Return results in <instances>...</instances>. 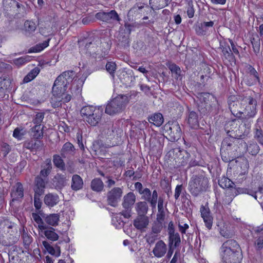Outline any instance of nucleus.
<instances>
[{"instance_id":"f257e3e1","label":"nucleus","mask_w":263,"mask_h":263,"mask_svg":"<svg viewBox=\"0 0 263 263\" xmlns=\"http://www.w3.org/2000/svg\"><path fill=\"white\" fill-rule=\"evenodd\" d=\"M200 102L197 105L200 116H205L213 111L217 113L219 110V103L216 98L210 93L202 92L198 95Z\"/></svg>"},{"instance_id":"f03ea898","label":"nucleus","mask_w":263,"mask_h":263,"mask_svg":"<svg viewBox=\"0 0 263 263\" xmlns=\"http://www.w3.org/2000/svg\"><path fill=\"white\" fill-rule=\"evenodd\" d=\"M74 71L68 70L63 72L54 81L52 86L53 96H61L66 92L67 85L70 82H72Z\"/></svg>"},{"instance_id":"7ed1b4c3","label":"nucleus","mask_w":263,"mask_h":263,"mask_svg":"<svg viewBox=\"0 0 263 263\" xmlns=\"http://www.w3.org/2000/svg\"><path fill=\"white\" fill-rule=\"evenodd\" d=\"M209 181L207 177L200 175H193L188 184V190L194 197H197L209 188Z\"/></svg>"},{"instance_id":"20e7f679","label":"nucleus","mask_w":263,"mask_h":263,"mask_svg":"<svg viewBox=\"0 0 263 263\" xmlns=\"http://www.w3.org/2000/svg\"><path fill=\"white\" fill-rule=\"evenodd\" d=\"M127 103V97L125 96H118L111 100L106 105L105 113L114 115L122 111Z\"/></svg>"},{"instance_id":"39448f33","label":"nucleus","mask_w":263,"mask_h":263,"mask_svg":"<svg viewBox=\"0 0 263 263\" xmlns=\"http://www.w3.org/2000/svg\"><path fill=\"white\" fill-rule=\"evenodd\" d=\"M240 97H241V95H232L228 98L227 101L229 108L232 114L239 119L242 118L243 115V112L240 110L241 106L242 105L241 104Z\"/></svg>"},{"instance_id":"423d86ee","label":"nucleus","mask_w":263,"mask_h":263,"mask_svg":"<svg viewBox=\"0 0 263 263\" xmlns=\"http://www.w3.org/2000/svg\"><path fill=\"white\" fill-rule=\"evenodd\" d=\"M136 201V196L133 192H129L124 196L122 206L124 209L121 213L125 218H129L132 216V209Z\"/></svg>"},{"instance_id":"0eeeda50","label":"nucleus","mask_w":263,"mask_h":263,"mask_svg":"<svg viewBox=\"0 0 263 263\" xmlns=\"http://www.w3.org/2000/svg\"><path fill=\"white\" fill-rule=\"evenodd\" d=\"M14 223L8 225L7 233L2 238H0V242L4 246H10L14 245L18 240L17 236V229H14Z\"/></svg>"},{"instance_id":"6e6552de","label":"nucleus","mask_w":263,"mask_h":263,"mask_svg":"<svg viewBox=\"0 0 263 263\" xmlns=\"http://www.w3.org/2000/svg\"><path fill=\"white\" fill-rule=\"evenodd\" d=\"M230 131H228V137H226L221 143V150L231 151L233 149L237 151V146L238 144H242V139L244 138V135H240L238 137H233L232 135H229Z\"/></svg>"},{"instance_id":"1a4fd4ad","label":"nucleus","mask_w":263,"mask_h":263,"mask_svg":"<svg viewBox=\"0 0 263 263\" xmlns=\"http://www.w3.org/2000/svg\"><path fill=\"white\" fill-rule=\"evenodd\" d=\"M164 129L170 137V140L172 141H177L179 140L182 135V132L177 122H168L164 126Z\"/></svg>"},{"instance_id":"9d476101","label":"nucleus","mask_w":263,"mask_h":263,"mask_svg":"<svg viewBox=\"0 0 263 263\" xmlns=\"http://www.w3.org/2000/svg\"><path fill=\"white\" fill-rule=\"evenodd\" d=\"M221 255L225 263H240L242 259L241 251L221 252Z\"/></svg>"},{"instance_id":"9b49d317","label":"nucleus","mask_w":263,"mask_h":263,"mask_svg":"<svg viewBox=\"0 0 263 263\" xmlns=\"http://www.w3.org/2000/svg\"><path fill=\"white\" fill-rule=\"evenodd\" d=\"M123 194V190L121 187H115L108 191L107 194V201L109 205L116 207L121 200Z\"/></svg>"},{"instance_id":"f8f14e48","label":"nucleus","mask_w":263,"mask_h":263,"mask_svg":"<svg viewBox=\"0 0 263 263\" xmlns=\"http://www.w3.org/2000/svg\"><path fill=\"white\" fill-rule=\"evenodd\" d=\"M96 17L99 20L106 23L117 21L120 23L121 20L115 10H112L109 12H99L96 14Z\"/></svg>"},{"instance_id":"ddd939ff","label":"nucleus","mask_w":263,"mask_h":263,"mask_svg":"<svg viewBox=\"0 0 263 263\" xmlns=\"http://www.w3.org/2000/svg\"><path fill=\"white\" fill-rule=\"evenodd\" d=\"M100 131L102 135L107 138L112 139L115 134L116 127L114 126L112 121L108 120L101 124Z\"/></svg>"},{"instance_id":"4468645a","label":"nucleus","mask_w":263,"mask_h":263,"mask_svg":"<svg viewBox=\"0 0 263 263\" xmlns=\"http://www.w3.org/2000/svg\"><path fill=\"white\" fill-rule=\"evenodd\" d=\"M149 220L146 215H138L133 221V225L138 230L145 232L149 225Z\"/></svg>"},{"instance_id":"2eb2a0df","label":"nucleus","mask_w":263,"mask_h":263,"mask_svg":"<svg viewBox=\"0 0 263 263\" xmlns=\"http://www.w3.org/2000/svg\"><path fill=\"white\" fill-rule=\"evenodd\" d=\"M241 96V104L243 106L257 105L256 97L254 92H247Z\"/></svg>"},{"instance_id":"dca6fc26","label":"nucleus","mask_w":263,"mask_h":263,"mask_svg":"<svg viewBox=\"0 0 263 263\" xmlns=\"http://www.w3.org/2000/svg\"><path fill=\"white\" fill-rule=\"evenodd\" d=\"M44 144L42 141L38 139H32L24 142L23 147L29 149L31 152H35L42 149Z\"/></svg>"},{"instance_id":"f3484780","label":"nucleus","mask_w":263,"mask_h":263,"mask_svg":"<svg viewBox=\"0 0 263 263\" xmlns=\"http://www.w3.org/2000/svg\"><path fill=\"white\" fill-rule=\"evenodd\" d=\"M257 112V105L245 106L242 118H240V120H241L242 122L245 123V124L246 125L248 121L255 117Z\"/></svg>"},{"instance_id":"a211bd4d","label":"nucleus","mask_w":263,"mask_h":263,"mask_svg":"<svg viewBox=\"0 0 263 263\" xmlns=\"http://www.w3.org/2000/svg\"><path fill=\"white\" fill-rule=\"evenodd\" d=\"M200 211L206 227L208 229H211L213 224V217L211 215L209 208L202 205L200 207Z\"/></svg>"},{"instance_id":"6ab92c4d","label":"nucleus","mask_w":263,"mask_h":263,"mask_svg":"<svg viewBox=\"0 0 263 263\" xmlns=\"http://www.w3.org/2000/svg\"><path fill=\"white\" fill-rule=\"evenodd\" d=\"M66 179L64 175L57 174L52 179L51 185L57 191L61 190L66 185Z\"/></svg>"},{"instance_id":"aec40b11","label":"nucleus","mask_w":263,"mask_h":263,"mask_svg":"<svg viewBox=\"0 0 263 263\" xmlns=\"http://www.w3.org/2000/svg\"><path fill=\"white\" fill-rule=\"evenodd\" d=\"M187 115V121L189 126L193 129H197L199 126V116L197 113L188 108Z\"/></svg>"},{"instance_id":"412c9836","label":"nucleus","mask_w":263,"mask_h":263,"mask_svg":"<svg viewBox=\"0 0 263 263\" xmlns=\"http://www.w3.org/2000/svg\"><path fill=\"white\" fill-rule=\"evenodd\" d=\"M166 251V245L163 240H160L156 242L152 252L155 257L160 258L164 256Z\"/></svg>"},{"instance_id":"4be33fe9","label":"nucleus","mask_w":263,"mask_h":263,"mask_svg":"<svg viewBox=\"0 0 263 263\" xmlns=\"http://www.w3.org/2000/svg\"><path fill=\"white\" fill-rule=\"evenodd\" d=\"M44 228L40 230V231L43 233L48 240L51 241H55L58 240L59 236L55 232L54 228L47 225L44 227Z\"/></svg>"},{"instance_id":"5701e85b","label":"nucleus","mask_w":263,"mask_h":263,"mask_svg":"<svg viewBox=\"0 0 263 263\" xmlns=\"http://www.w3.org/2000/svg\"><path fill=\"white\" fill-rule=\"evenodd\" d=\"M47 180L43 179L41 176H37L34 180V193L39 195H42L44 192Z\"/></svg>"},{"instance_id":"b1692460","label":"nucleus","mask_w":263,"mask_h":263,"mask_svg":"<svg viewBox=\"0 0 263 263\" xmlns=\"http://www.w3.org/2000/svg\"><path fill=\"white\" fill-rule=\"evenodd\" d=\"M2 4L4 10L8 13L14 12L16 7L20 9L23 7L15 0H3Z\"/></svg>"},{"instance_id":"393cba45","label":"nucleus","mask_w":263,"mask_h":263,"mask_svg":"<svg viewBox=\"0 0 263 263\" xmlns=\"http://www.w3.org/2000/svg\"><path fill=\"white\" fill-rule=\"evenodd\" d=\"M44 222L46 225L55 227L58 225L60 220V215L59 214H41Z\"/></svg>"},{"instance_id":"a878e982","label":"nucleus","mask_w":263,"mask_h":263,"mask_svg":"<svg viewBox=\"0 0 263 263\" xmlns=\"http://www.w3.org/2000/svg\"><path fill=\"white\" fill-rule=\"evenodd\" d=\"M221 252L241 251L238 243L234 239H229L223 243L221 247Z\"/></svg>"},{"instance_id":"bb28decb","label":"nucleus","mask_w":263,"mask_h":263,"mask_svg":"<svg viewBox=\"0 0 263 263\" xmlns=\"http://www.w3.org/2000/svg\"><path fill=\"white\" fill-rule=\"evenodd\" d=\"M102 114V110L98 108L93 112L91 113L90 116L87 118H84V120L90 125L96 126L100 121Z\"/></svg>"},{"instance_id":"cd10ccee","label":"nucleus","mask_w":263,"mask_h":263,"mask_svg":"<svg viewBox=\"0 0 263 263\" xmlns=\"http://www.w3.org/2000/svg\"><path fill=\"white\" fill-rule=\"evenodd\" d=\"M214 25V22H203L195 26V31L198 35H205L206 34L209 28L212 27Z\"/></svg>"},{"instance_id":"c85d7f7f","label":"nucleus","mask_w":263,"mask_h":263,"mask_svg":"<svg viewBox=\"0 0 263 263\" xmlns=\"http://www.w3.org/2000/svg\"><path fill=\"white\" fill-rule=\"evenodd\" d=\"M11 196L13 198V201L22 198L24 197V188L21 183L17 182L15 184L12 190Z\"/></svg>"},{"instance_id":"c756f323","label":"nucleus","mask_w":263,"mask_h":263,"mask_svg":"<svg viewBox=\"0 0 263 263\" xmlns=\"http://www.w3.org/2000/svg\"><path fill=\"white\" fill-rule=\"evenodd\" d=\"M74 146L70 142L65 143L61 151V155L62 157L69 158L74 154Z\"/></svg>"},{"instance_id":"7c9ffc66","label":"nucleus","mask_w":263,"mask_h":263,"mask_svg":"<svg viewBox=\"0 0 263 263\" xmlns=\"http://www.w3.org/2000/svg\"><path fill=\"white\" fill-rule=\"evenodd\" d=\"M240 161L241 163L240 167L242 170V172L239 174V177H242L240 179L237 178L238 182L241 183L243 180L246 179L245 176L248 174V171L249 167V162L248 159L243 157L240 158Z\"/></svg>"},{"instance_id":"2f4dec72","label":"nucleus","mask_w":263,"mask_h":263,"mask_svg":"<svg viewBox=\"0 0 263 263\" xmlns=\"http://www.w3.org/2000/svg\"><path fill=\"white\" fill-rule=\"evenodd\" d=\"M44 201L46 205L53 207L59 203L60 200L57 194L48 193L45 196Z\"/></svg>"},{"instance_id":"473e14b6","label":"nucleus","mask_w":263,"mask_h":263,"mask_svg":"<svg viewBox=\"0 0 263 263\" xmlns=\"http://www.w3.org/2000/svg\"><path fill=\"white\" fill-rule=\"evenodd\" d=\"M92 149L95 152V155L99 157L103 156L105 155V146L101 140H96L93 141L92 145Z\"/></svg>"},{"instance_id":"72a5a7b5","label":"nucleus","mask_w":263,"mask_h":263,"mask_svg":"<svg viewBox=\"0 0 263 263\" xmlns=\"http://www.w3.org/2000/svg\"><path fill=\"white\" fill-rule=\"evenodd\" d=\"M42 170L40 171L39 176L43 177L44 178L47 177V176L50 174L52 170V164L51 161L50 159H47L45 160L43 165L41 166Z\"/></svg>"},{"instance_id":"f704fd0d","label":"nucleus","mask_w":263,"mask_h":263,"mask_svg":"<svg viewBox=\"0 0 263 263\" xmlns=\"http://www.w3.org/2000/svg\"><path fill=\"white\" fill-rule=\"evenodd\" d=\"M83 187V181L80 176L75 174L72 177L71 187L72 190L77 191Z\"/></svg>"},{"instance_id":"c9c22d12","label":"nucleus","mask_w":263,"mask_h":263,"mask_svg":"<svg viewBox=\"0 0 263 263\" xmlns=\"http://www.w3.org/2000/svg\"><path fill=\"white\" fill-rule=\"evenodd\" d=\"M44 127V125H37L30 129L33 139L40 140L43 138Z\"/></svg>"},{"instance_id":"e433bc0d","label":"nucleus","mask_w":263,"mask_h":263,"mask_svg":"<svg viewBox=\"0 0 263 263\" xmlns=\"http://www.w3.org/2000/svg\"><path fill=\"white\" fill-rule=\"evenodd\" d=\"M136 211L138 215H146L148 210V206L146 201H140L136 204Z\"/></svg>"},{"instance_id":"4c0bfd02","label":"nucleus","mask_w":263,"mask_h":263,"mask_svg":"<svg viewBox=\"0 0 263 263\" xmlns=\"http://www.w3.org/2000/svg\"><path fill=\"white\" fill-rule=\"evenodd\" d=\"M90 187L92 191L96 192H101L103 191L104 185L101 179L96 178L92 180Z\"/></svg>"},{"instance_id":"58836bf2","label":"nucleus","mask_w":263,"mask_h":263,"mask_svg":"<svg viewBox=\"0 0 263 263\" xmlns=\"http://www.w3.org/2000/svg\"><path fill=\"white\" fill-rule=\"evenodd\" d=\"M148 121L157 126H160L164 121L163 116L160 113H155L148 117Z\"/></svg>"},{"instance_id":"ea45409f","label":"nucleus","mask_w":263,"mask_h":263,"mask_svg":"<svg viewBox=\"0 0 263 263\" xmlns=\"http://www.w3.org/2000/svg\"><path fill=\"white\" fill-rule=\"evenodd\" d=\"M245 146L247 147V150L248 153L252 156H256L260 151V147L256 142H252L248 145L245 142L242 141Z\"/></svg>"},{"instance_id":"a19ab883","label":"nucleus","mask_w":263,"mask_h":263,"mask_svg":"<svg viewBox=\"0 0 263 263\" xmlns=\"http://www.w3.org/2000/svg\"><path fill=\"white\" fill-rule=\"evenodd\" d=\"M50 39H48L47 40L44 41L43 43H41L35 45V46L31 47L29 50L28 53L33 52H39L43 50L46 47L48 46L49 42Z\"/></svg>"},{"instance_id":"79ce46f5","label":"nucleus","mask_w":263,"mask_h":263,"mask_svg":"<svg viewBox=\"0 0 263 263\" xmlns=\"http://www.w3.org/2000/svg\"><path fill=\"white\" fill-rule=\"evenodd\" d=\"M220 48L221 49L223 56H224L226 59L231 61L234 59L233 53L232 52L230 46L227 44H220Z\"/></svg>"},{"instance_id":"37998d69","label":"nucleus","mask_w":263,"mask_h":263,"mask_svg":"<svg viewBox=\"0 0 263 263\" xmlns=\"http://www.w3.org/2000/svg\"><path fill=\"white\" fill-rule=\"evenodd\" d=\"M149 5L153 10H159L168 4L165 0H149Z\"/></svg>"},{"instance_id":"c03bdc74","label":"nucleus","mask_w":263,"mask_h":263,"mask_svg":"<svg viewBox=\"0 0 263 263\" xmlns=\"http://www.w3.org/2000/svg\"><path fill=\"white\" fill-rule=\"evenodd\" d=\"M181 243V239L178 233L168 235V246H173L174 248L178 247Z\"/></svg>"},{"instance_id":"a18cd8bd","label":"nucleus","mask_w":263,"mask_h":263,"mask_svg":"<svg viewBox=\"0 0 263 263\" xmlns=\"http://www.w3.org/2000/svg\"><path fill=\"white\" fill-rule=\"evenodd\" d=\"M219 185L222 188H234L235 187V183L229 178L227 177L223 176L218 181Z\"/></svg>"},{"instance_id":"49530a36","label":"nucleus","mask_w":263,"mask_h":263,"mask_svg":"<svg viewBox=\"0 0 263 263\" xmlns=\"http://www.w3.org/2000/svg\"><path fill=\"white\" fill-rule=\"evenodd\" d=\"M24 30L26 35H30L34 32L36 28V25L35 23L31 21L27 20L24 23Z\"/></svg>"},{"instance_id":"de8ad7c7","label":"nucleus","mask_w":263,"mask_h":263,"mask_svg":"<svg viewBox=\"0 0 263 263\" xmlns=\"http://www.w3.org/2000/svg\"><path fill=\"white\" fill-rule=\"evenodd\" d=\"M250 77L252 79V82H248L249 85L256 84L257 83H259L260 79L256 70L251 66L249 67Z\"/></svg>"},{"instance_id":"09e8293b","label":"nucleus","mask_w":263,"mask_h":263,"mask_svg":"<svg viewBox=\"0 0 263 263\" xmlns=\"http://www.w3.org/2000/svg\"><path fill=\"white\" fill-rule=\"evenodd\" d=\"M40 68L38 67H35L31 70L24 78V83H28L34 79L39 73Z\"/></svg>"},{"instance_id":"8fccbe9b","label":"nucleus","mask_w":263,"mask_h":263,"mask_svg":"<svg viewBox=\"0 0 263 263\" xmlns=\"http://www.w3.org/2000/svg\"><path fill=\"white\" fill-rule=\"evenodd\" d=\"M121 216H123L121 212L118 214H114L112 216V223L116 227V228H121L124 224V222L122 220Z\"/></svg>"},{"instance_id":"3c124183","label":"nucleus","mask_w":263,"mask_h":263,"mask_svg":"<svg viewBox=\"0 0 263 263\" xmlns=\"http://www.w3.org/2000/svg\"><path fill=\"white\" fill-rule=\"evenodd\" d=\"M53 162L54 165L61 170L63 171L65 170V163L60 156L58 155H53Z\"/></svg>"},{"instance_id":"603ef678","label":"nucleus","mask_w":263,"mask_h":263,"mask_svg":"<svg viewBox=\"0 0 263 263\" xmlns=\"http://www.w3.org/2000/svg\"><path fill=\"white\" fill-rule=\"evenodd\" d=\"M98 108L94 107L92 106H85L81 109L80 112L83 119L87 118L91 115V114L93 112Z\"/></svg>"},{"instance_id":"864d4df0","label":"nucleus","mask_w":263,"mask_h":263,"mask_svg":"<svg viewBox=\"0 0 263 263\" xmlns=\"http://www.w3.org/2000/svg\"><path fill=\"white\" fill-rule=\"evenodd\" d=\"M32 217L34 221L37 223L39 231L41 230L42 229H44V227H45L46 224L42 217H41L38 214L35 213L32 214Z\"/></svg>"},{"instance_id":"5fc2aeb1","label":"nucleus","mask_w":263,"mask_h":263,"mask_svg":"<svg viewBox=\"0 0 263 263\" xmlns=\"http://www.w3.org/2000/svg\"><path fill=\"white\" fill-rule=\"evenodd\" d=\"M254 137L263 146V131L260 126H256L254 129Z\"/></svg>"},{"instance_id":"6e6d98bb","label":"nucleus","mask_w":263,"mask_h":263,"mask_svg":"<svg viewBox=\"0 0 263 263\" xmlns=\"http://www.w3.org/2000/svg\"><path fill=\"white\" fill-rule=\"evenodd\" d=\"M251 44L254 52L257 54L260 51V41L258 35H256L251 39Z\"/></svg>"},{"instance_id":"4d7b16f0","label":"nucleus","mask_w":263,"mask_h":263,"mask_svg":"<svg viewBox=\"0 0 263 263\" xmlns=\"http://www.w3.org/2000/svg\"><path fill=\"white\" fill-rule=\"evenodd\" d=\"M11 81L9 79L0 78V91L10 88Z\"/></svg>"},{"instance_id":"13d9d810","label":"nucleus","mask_w":263,"mask_h":263,"mask_svg":"<svg viewBox=\"0 0 263 263\" xmlns=\"http://www.w3.org/2000/svg\"><path fill=\"white\" fill-rule=\"evenodd\" d=\"M106 69L109 73L112 79H115V72L117 69V66L115 62H108L106 64Z\"/></svg>"},{"instance_id":"bf43d9fd","label":"nucleus","mask_w":263,"mask_h":263,"mask_svg":"<svg viewBox=\"0 0 263 263\" xmlns=\"http://www.w3.org/2000/svg\"><path fill=\"white\" fill-rule=\"evenodd\" d=\"M42 245L49 254L57 257L59 256V255H58L55 248H53V247L51 246L48 241L44 240L42 241Z\"/></svg>"},{"instance_id":"052dcab7","label":"nucleus","mask_w":263,"mask_h":263,"mask_svg":"<svg viewBox=\"0 0 263 263\" xmlns=\"http://www.w3.org/2000/svg\"><path fill=\"white\" fill-rule=\"evenodd\" d=\"M163 228L162 222L154 221L152 224L151 232L159 235Z\"/></svg>"},{"instance_id":"680f3d73","label":"nucleus","mask_w":263,"mask_h":263,"mask_svg":"<svg viewBox=\"0 0 263 263\" xmlns=\"http://www.w3.org/2000/svg\"><path fill=\"white\" fill-rule=\"evenodd\" d=\"M30 61V57L28 55H25L24 57H22L19 58L15 59L13 60V63L18 66L20 67L23 64L28 62Z\"/></svg>"},{"instance_id":"e2e57ef3","label":"nucleus","mask_w":263,"mask_h":263,"mask_svg":"<svg viewBox=\"0 0 263 263\" xmlns=\"http://www.w3.org/2000/svg\"><path fill=\"white\" fill-rule=\"evenodd\" d=\"M78 77H79V76H77L76 78H74L73 77V82L72 83V85L73 86H74L76 85L77 86L78 89H79V88H81L82 87V86L84 83V81H85V80L86 79V76H82V77H81L79 78H78Z\"/></svg>"},{"instance_id":"0e129e2a","label":"nucleus","mask_w":263,"mask_h":263,"mask_svg":"<svg viewBox=\"0 0 263 263\" xmlns=\"http://www.w3.org/2000/svg\"><path fill=\"white\" fill-rule=\"evenodd\" d=\"M167 66L172 73L175 74V78H178L181 72L180 67L175 63H168L167 64Z\"/></svg>"},{"instance_id":"69168bd1","label":"nucleus","mask_w":263,"mask_h":263,"mask_svg":"<svg viewBox=\"0 0 263 263\" xmlns=\"http://www.w3.org/2000/svg\"><path fill=\"white\" fill-rule=\"evenodd\" d=\"M45 113L43 112H37L34 115L32 122L35 125H42V123L44 118Z\"/></svg>"},{"instance_id":"338daca9","label":"nucleus","mask_w":263,"mask_h":263,"mask_svg":"<svg viewBox=\"0 0 263 263\" xmlns=\"http://www.w3.org/2000/svg\"><path fill=\"white\" fill-rule=\"evenodd\" d=\"M158 236L159 235L149 232L146 234L145 237L146 242L148 244L152 245L154 243L155 241L158 239Z\"/></svg>"},{"instance_id":"774afa93","label":"nucleus","mask_w":263,"mask_h":263,"mask_svg":"<svg viewBox=\"0 0 263 263\" xmlns=\"http://www.w3.org/2000/svg\"><path fill=\"white\" fill-rule=\"evenodd\" d=\"M140 194H143V199H144L145 201H147L151 204V198L152 193L149 189H144L143 191L140 193Z\"/></svg>"}]
</instances>
